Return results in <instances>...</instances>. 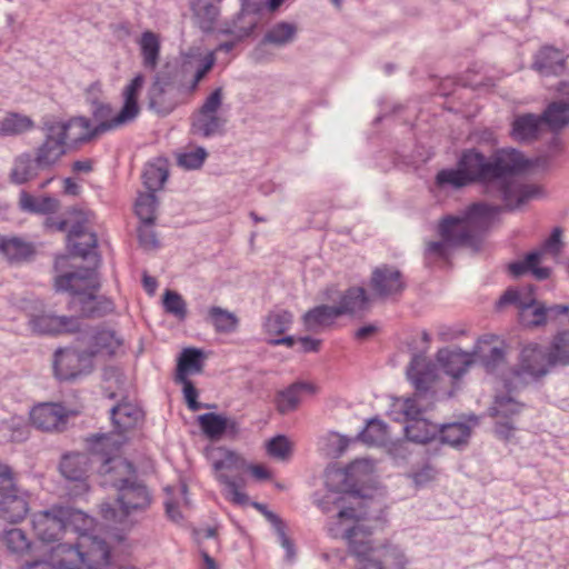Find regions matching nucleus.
Instances as JSON below:
<instances>
[{
    "label": "nucleus",
    "instance_id": "f257e3e1",
    "mask_svg": "<svg viewBox=\"0 0 569 569\" xmlns=\"http://www.w3.org/2000/svg\"><path fill=\"white\" fill-rule=\"evenodd\" d=\"M527 167L522 153L513 148L497 150L489 158L470 148L461 152L456 169H442L437 173L436 184L460 189L479 183L485 194L502 201V209L516 211L541 193L538 186L525 183L517 176Z\"/></svg>",
    "mask_w": 569,
    "mask_h": 569
},
{
    "label": "nucleus",
    "instance_id": "f03ea898",
    "mask_svg": "<svg viewBox=\"0 0 569 569\" xmlns=\"http://www.w3.org/2000/svg\"><path fill=\"white\" fill-rule=\"evenodd\" d=\"M318 506L323 512H336L328 521V532L335 539L347 541L350 553L357 559L355 569H383L369 540L379 519L368 516L362 500L351 493L330 491Z\"/></svg>",
    "mask_w": 569,
    "mask_h": 569
},
{
    "label": "nucleus",
    "instance_id": "7ed1b4c3",
    "mask_svg": "<svg viewBox=\"0 0 569 569\" xmlns=\"http://www.w3.org/2000/svg\"><path fill=\"white\" fill-rule=\"evenodd\" d=\"M407 376L415 386V393L401 403L406 417L405 433L416 443H428L437 438L439 425L422 417L431 410L437 395L438 369L423 355H415L407 369Z\"/></svg>",
    "mask_w": 569,
    "mask_h": 569
},
{
    "label": "nucleus",
    "instance_id": "20e7f679",
    "mask_svg": "<svg viewBox=\"0 0 569 569\" xmlns=\"http://www.w3.org/2000/svg\"><path fill=\"white\" fill-rule=\"evenodd\" d=\"M54 288L70 295L69 310L82 317H102L113 310V303L97 295L99 283L92 269H80L60 274Z\"/></svg>",
    "mask_w": 569,
    "mask_h": 569
},
{
    "label": "nucleus",
    "instance_id": "39448f33",
    "mask_svg": "<svg viewBox=\"0 0 569 569\" xmlns=\"http://www.w3.org/2000/svg\"><path fill=\"white\" fill-rule=\"evenodd\" d=\"M502 211L506 210L498 204L472 203L458 214L443 217L438 227L439 236L451 246L472 243Z\"/></svg>",
    "mask_w": 569,
    "mask_h": 569
},
{
    "label": "nucleus",
    "instance_id": "423d86ee",
    "mask_svg": "<svg viewBox=\"0 0 569 569\" xmlns=\"http://www.w3.org/2000/svg\"><path fill=\"white\" fill-rule=\"evenodd\" d=\"M121 435H94L88 439L93 462L99 463V475L103 486L118 491L136 480L134 466L121 456V447L126 442Z\"/></svg>",
    "mask_w": 569,
    "mask_h": 569
},
{
    "label": "nucleus",
    "instance_id": "0eeeda50",
    "mask_svg": "<svg viewBox=\"0 0 569 569\" xmlns=\"http://www.w3.org/2000/svg\"><path fill=\"white\" fill-rule=\"evenodd\" d=\"M97 543L96 549L89 552V560H86V553L71 545L59 543L42 558L26 561L20 569H101L106 566L107 550L103 543Z\"/></svg>",
    "mask_w": 569,
    "mask_h": 569
},
{
    "label": "nucleus",
    "instance_id": "6e6552de",
    "mask_svg": "<svg viewBox=\"0 0 569 569\" xmlns=\"http://www.w3.org/2000/svg\"><path fill=\"white\" fill-rule=\"evenodd\" d=\"M211 461L216 479L223 486L224 498L238 506L247 505L249 497L243 491L246 480L242 477V472L247 471V462L243 457L219 447L212 452Z\"/></svg>",
    "mask_w": 569,
    "mask_h": 569
},
{
    "label": "nucleus",
    "instance_id": "1a4fd4ad",
    "mask_svg": "<svg viewBox=\"0 0 569 569\" xmlns=\"http://www.w3.org/2000/svg\"><path fill=\"white\" fill-rule=\"evenodd\" d=\"M551 351L537 345L530 343L522 348L518 363L511 369L510 378L506 380L508 390H517L545 377L550 367Z\"/></svg>",
    "mask_w": 569,
    "mask_h": 569
},
{
    "label": "nucleus",
    "instance_id": "9d476101",
    "mask_svg": "<svg viewBox=\"0 0 569 569\" xmlns=\"http://www.w3.org/2000/svg\"><path fill=\"white\" fill-rule=\"evenodd\" d=\"M70 129H73L70 121H46L43 123L44 139L34 149V157L42 170H52L67 153Z\"/></svg>",
    "mask_w": 569,
    "mask_h": 569
},
{
    "label": "nucleus",
    "instance_id": "9b49d317",
    "mask_svg": "<svg viewBox=\"0 0 569 569\" xmlns=\"http://www.w3.org/2000/svg\"><path fill=\"white\" fill-rule=\"evenodd\" d=\"M117 510L111 503L101 505V515L106 520L122 522L124 518L133 512L146 510L151 503V496L148 488L137 479L118 491Z\"/></svg>",
    "mask_w": 569,
    "mask_h": 569
},
{
    "label": "nucleus",
    "instance_id": "f8f14e48",
    "mask_svg": "<svg viewBox=\"0 0 569 569\" xmlns=\"http://www.w3.org/2000/svg\"><path fill=\"white\" fill-rule=\"evenodd\" d=\"M223 90L214 89L191 117L190 132L201 138H211L224 132L227 120L218 114L222 106Z\"/></svg>",
    "mask_w": 569,
    "mask_h": 569
},
{
    "label": "nucleus",
    "instance_id": "ddd939ff",
    "mask_svg": "<svg viewBox=\"0 0 569 569\" xmlns=\"http://www.w3.org/2000/svg\"><path fill=\"white\" fill-rule=\"evenodd\" d=\"M515 306L518 309L519 322L526 328L546 326L545 303L538 301L531 291L508 289L496 303L497 309Z\"/></svg>",
    "mask_w": 569,
    "mask_h": 569
},
{
    "label": "nucleus",
    "instance_id": "4468645a",
    "mask_svg": "<svg viewBox=\"0 0 569 569\" xmlns=\"http://www.w3.org/2000/svg\"><path fill=\"white\" fill-rule=\"evenodd\" d=\"M62 512L64 516L66 535L76 533L79 536V541L77 543H71V546L74 549L80 550L81 553H86V560H89V552L96 549V545H98L97 542L103 543L107 550V566L110 560V548L103 539L92 535L94 529V519L84 512L70 507H63ZM68 543L70 545V542Z\"/></svg>",
    "mask_w": 569,
    "mask_h": 569
},
{
    "label": "nucleus",
    "instance_id": "2eb2a0df",
    "mask_svg": "<svg viewBox=\"0 0 569 569\" xmlns=\"http://www.w3.org/2000/svg\"><path fill=\"white\" fill-rule=\"evenodd\" d=\"M91 113L94 121L98 122L94 127L91 124V121L84 117H77L69 120L73 128L80 129L79 134L74 138L76 142H88L106 132L129 124L116 123L117 113H114L113 108L109 103L93 102Z\"/></svg>",
    "mask_w": 569,
    "mask_h": 569
},
{
    "label": "nucleus",
    "instance_id": "dca6fc26",
    "mask_svg": "<svg viewBox=\"0 0 569 569\" xmlns=\"http://www.w3.org/2000/svg\"><path fill=\"white\" fill-rule=\"evenodd\" d=\"M561 229L555 228L548 239H546L541 248L536 251H531L522 260L511 262L509 264V271L515 277L522 276L527 272H531L538 280H545L550 276V269L547 267H539V262L545 253H552L557 256L562 247L561 242Z\"/></svg>",
    "mask_w": 569,
    "mask_h": 569
},
{
    "label": "nucleus",
    "instance_id": "f3484780",
    "mask_svg": "<svg viewBox=\"0 0 569 569\" xmlns=\"http://www.w3.org/2000/svg\"><path fill=\"white\" fill-rule=\"evenodd\" d=\"M214 62L216 57L210 52L206 56L188 54L179 64L173 66L183 93H193L200 81L213 68Z\"/></svg>",
    "mask_w": 569,
    "mask_h": 569
},
{
    "label": "nucleus",
    "instance_id": "a211bd4d",
    "mask_svg": "<svg viewBox=\"0 0 569 569\" xmlns=\"http://www.w3.org/2000/svg\"><path fill=\"white\" fill-rule=\"evenodd\" d=\"M369 287L379 299L397 300L407 288L402 272L390 264H381L372 270Z\"/></svg>",
    "mask_w": 569,
    "mask_h": 569
},
{
    "label": "nucleus",
    "instance_id": "6ab92c4d",
    "mask_svg": "<svg viewBox=\"0 0 569 569\" xmlns=\"http://www.w3.org/2000/svg\"><path fill=\"white\" fill-rule=\"evenodd\" d=\"M74 219L68 230V243L72 248V253L81 258H88L90 252L97 247V234L91 230V223L94 214L90 211H76Z\"/></svg>",
    "mask_w": 569,
    "mask_h": 569
},
{
    "label": "nucleus",
    "instance_id": "aec40b11",
    "mask_svg": "<svg viewBox=\"0 0 569 569\" xmlns=\"http://www.w3.org/2000/svg\"><path fill=\"white\" fill-rule=\"evenodd\" d=\"M63 507L54 506L32 515L31 523L36 537L42 542H54L66 536Z\"/></svg>",
    "mask_w": 569,
    "mask_h": 569
},
{
    "label": "nucleus",
    "instance_id": "412c9836",
    "mask_svg": "<svg viewBox=\"0 0 569 569\" xmlns=\"http://www.w3.org/2000/svg\"><path fill=\"white\" fill-rule=\"evenodd\" d=\"M68 410L58 402H41L36 405L30 411L31 425L42 431H61L64 429L70 415Z\"/></svg>",
    "mask_w": 569,
    "mask_h": 569
},
{
    "label": "nucleus",
    "instance_id": "4be33fe9",
    "mask_svg": "<svg viewBox=\"0 0 569 569\" xmlns=\"http://www.w3.org/2000/svg\"><path fill=\"white\" fill-rule=\"evenodd\" d=\"M90 358L84 350L59 349L54 352L53 371L61 381L74 380L88 372Z\"/></svg>",
    "mask_w": 569,
    "mask_h": 569
},
{
    "label": "nucleus",
    "instance_id": "5701e85b",
    "mask_svg": "<svg viewBox=\"0 0 569 569\" xmlns=\"http://www.w3.org/2000/svg\"><path fill=\"white\" fill-rule=\"evenodd\" d=\"M90 459L86 453L71 452L62 457L59 470L66 480L74 483V495H81L89 489L88 471Z\"/></svg>",
    "mask_w": 569,
    "mask_h": 569
},
{
    "label": "nucleus",
    "instance_id": "b1692460",
    "mask_svg": "<svg viewBox=\"0 0 569 569\" xmlns=\"http://www.w3.org/2000/svg\"><path fill=\"white\" fill-rule=\"evenodd\" d=\"M333 293H337L338 303L333 308L338 317L355 316L357 312L368 308L369 297L362 287H350L343 292H339L336 288H328L323 292V298L335 300Z\"/></svg>",
    "mask_w": 569,
    "mask_h": 569
},
{
    "label": "nucleus",
    "instance_id": "393cba45",
    "mask_svg": "<svg viewBox=\"0 0 569 569\" xmlns=\"http://www.w3.org/2000/svg\"><path fill=\"white\" fill-rule=\"evenodd\" d=\"M29 327L38 335H61L80 330V321L77 317L39 315L30 318Z\"/></svg>",
    "mask_w": 569,
    "mask_h": 569
},
{
    "label": "nucleus",
    "instance_id": "a878e982",
    "mask_svg": "<svg viewBox=\"0 0 569 569\" xmlns=\"http://www.w3.org/2000/svg\"><path fill=\"white\" fill-rule=\"evenodd\" d=\"M29 501L24 493H19L16 486L1 491L0 518L9 523H18L27 517Z\"/></svg>",
    "mask_w": 569,
    "mask_h": 569
},
{
    "label": "nucleus",
    "instance_id": "bb28decb",
    "mask_svg": "<svg viewBox=\"0 0 569 569\" xmlns=\"http://www.w3.org/2000/svg\"><path fill=\"white\" fill-rule=\"evenodd\" d=\"M144 84V77L137 74L122 90L123 104L117 112L116 123H132L140 113L139 94Z\"/></svg>",
    "mask_w": 569,
    "mask_h": 569
},
{
    "label": "nucleus",
    "instance_id": "cd10ccee",
    "mask_svg": "<svg viewBox=\"0 0 569 569\" xmlns=\"http://www.w3.org/2000/svg\"><path fill=\"white\" fill-rule=\"evenodd\" d=\"M41 171L43 170L36 157H32L30 152H22L14 157L9 179L14 184H26L37 179Z\"/></svg>",
    "mask_w": 569,
    "mask_h": 569
},
{
    "label": "nucleus",
    "instance_id": "c85d7f7f",
    "mask_svg": "<svg viewBox=\"0 0 569 569\" xmlns=\"http://www.w3.org/2000/svg\"><path fill=\"white\" fill-rule=\"evenodd\" d=\"M316 387L308 382H295L276 396V407L281 415H287L298 409L302 393H315Z\"/></svg>",
    "mask_w": 569,
    "mask_h": 569
},
{
    "label": "nucleus",
    "instance_id": "c756f323",
    "mask_svg": "<svg viewBox=\"0 0 569 569\" xmlns=\"http://www.w3.org/2000/svg\"><path fill=\"white\" fill-rule=\"evenodd\" d=\"M565 54L553 47H542L535 56L533 69L542 76H558L565 70Z\"/></svg>",
    "mask_w": 569,
    "mask_h": 569
},
{
    "label": "nucleus",
    "instance_id": "7c9ffc66",
    "mask_svg": "<svg viewBox=\"0 0 569 569\" xmlns=\"http://www.w3.org/2000/svg\"><path fill=\"white\" fill-rule=\"evenodd\" d=\"M437 360L443 371L455 379L460 378L473 362V356L461 350H439Z\"/></svg>",
    "mask_w": 569,
    "mask_h": 569
},
{
    "label": "nucleus",
    "instance_id": "2f4dec72",
    "mask_svg": "<svg viewBox=\"0 0 569 569\" xmlns=\"http://www.w3.org/2000/svg\"><path fill=\"white\" fill-rule=\"evenodd\" d=\"M257 17L240 10L232 19L223 21L218 28V33L232 36L236 41H241L249 37L257 28Z\"/></svg>",
    "mask_w": 569,
    "mask_h": 569
},
{
    "label": "nucleus",
    "instance_id": "473e14b6",
    "mask_svg": "<svg viewBox=\"0 0 569 569\" xmlns=\"http://www.w3.org/2000/svg\"><path fill=\"white\" fill-rule=\"evenodd\" d=\"M110 413L117 429V432H111L110 435H121L122 437H124V431L133 428L142 418L141 409L128 401L120 402L112 407Z\"/></svg>",
    "mask_w": 569,
    "mask_h": 569
},
{
    "label": "nucleus",
    "instance_id": "72a5a7b5",
    "mask_svg": "<svg viewBox=\"0 0 569 569\" xmlns=\"http://www.w3.org/2000/svg\"><path fill=\"white\" fill-rule=\"evenodd\" d=\"M178 94L171 89L152 83L148 90L149 109L158 114L167 116L176 108Z\"/></svg>",
    "mask_w": 569,
    "mask_h": 569
},
{
    "label": "nucleus",
    "instance_id": "f704fd0d",
    "mask_svg": "<svg viewBox=\"0 0 569 569\" xmlns=\"http://www.w3.org/2000/svg\"><path fill=\"white\" fill-rule=\"evenodd\" d=\"M121 346V339L117 336L116 331L111 329H99L90 338V346L87 351L88 357L91 359L96 355L116 353L117 349Z\"/></svg>",
    "mask_w": 569,
    "mask_h": 569
},
{
    "label": "nucleus",
    "instance_id": "c9c22d12",
    "mask_svg": "<svg viewBox=\"0 0 569 569\" xmlns=\"http://www.w3.org/2000/svg\"><path fill=\"white\" fill-rule=\"evenodd\" d=\"M138 44L142 66L150 71H154L160 60L161 41L159 34L150 30L143 31Z\"/></svg>",
    "mask_w": 569,
    "mask_h": 569
},
{
    "label": "nucleus",
    "instance_id": "e433bc0d",
    "mask_svg": "<svg viewBox=\"0 0 569 569\" xmlns=\"http://www.w3.org/2000/svg\"><path fill=\"white\" fill-rule=\"evenodd\" d=\"M471 428L472 426L460 421L439 425L437 437H439L441 443L460 449L467 446L471 436Z\"/></svg>",
    "mask_w": 569,
    "mask_h": 569
},
{
    "label": "nucleus",
    "instance_id": "4c0bfd02",
    "mask_svg": "<svg viewBox=\"0 0 569 569\" xmlns=\"http://www.w3.org/2000/svg\"><path fill=\"white\" fill-rule=\"evenodd\" d=\"M338 318L333 306L320 305L308 310L303 315L302 321L308 331L319 332L330 327Z\"/></svg>",
    "mask_w": 569,
    "mask_h": 569
},
{
    "label": "nucleus",
    "instance_id": "58836bf2",
    "mask_svg": "<svg viewBox=\"0 0 569 569\" xmlns=\"http://www.w3.org/2000/svg\"><path fill=\"white\" fill-rule=\"evenodd\" d=\"M542 124L541 116L525 113L515 118L511 134L517 141H531L538 138Z\"/></svg>",
    "mask_w": 569,
    "mask_h": 569
},
{
    "label": "nucleus",
    "instance_id": "ea45409f",
    "mask_svg": "<svg viewBox=\"0 0 569 569\" xmlns=\"http://www.w3.org/2000/svg\"><path fill=\"white\" fill-rule=\"evenodd\" d=\"M203 352L200 349H183L178 358L174 380H186L190 375L200 373L203 368Z\"/></svg>",
    "mask_w": 569,
    "mask_h": 569
},
{
    "label": "nucleus",
    "instance_id": "a19ab883",
    "mask_svg": "<svg viewBox=\"0 0 569 569\" xmlns=\"http://www.w3.org/2000/svg\"><path fill=\"white\" fill-rule=\"evenodd\" d=\"M19 207L24 212L48 214L58 211L59 201L50 196L34 197L23 190L19 196Z\"/></svg>",
    "mask_w": 569,
    "mask_h": 569
},
{
    "label": "nucleus",
    "instance_id": "79ce46f5",
    "mask_svg": "<svg viewBox=\"0 0 569 569\" xmlns=\"http://www.w3.org/2000/svg\"><path fill=\"white\" fill-rule=\"evenodd\" d=\"M1 541L7 551L17 559L27 556L32 548L31 540L27 537L26 532L19 528L4 530L1 535Z\"/></svg>",
    "mask_w": 569,
    "mask_h": 569
},
{
    "label": "nucleus",
    "instance_id": "37998d69",
    "mask_svg": "<svg viewBox=\"0 0 569 569\" xmlns=\"http://www.w3.org/2000/svg\"><path fill=\"white\" fill-rule=\"evenodd\" d=\"M34 128V121L19 112H8L0 119V136L12 137L23 134Z\"/></svg>",
    "mask_w": 569,
    "mask_h": 569
},
{
    "label": "nucleus",
    "instance_id": "c03bdc74",
    "mask_svg": "<svg viewBox=\"0 0 569 569\" xmlns=\"http://www.w3.org/2000/svg\"><path fill=\"white\" fill-rule=\"evenodd\" d=\"M0 252L9 261H23L32 256L33 248L21 238L0 236Z\"/></svg>",
    "mask_w": 569,
    "mask_h": 569
},
{
    "label": "nucleus",
    "instance_id": "a18cd8bd",
    "mask_svg": "<svg viewBox=\"0 0 569 569\" xmlns=\"http://www.w3.org/2000/svg\"><path fill=\"white\" fill-rule=\"evenodd\" d=\"M297 36V27L290 22H277L264 33L261 44L270 43L277 47H284L291 43Z\"/></svg>",
    "mask_w": 569,
    "mask_h": 569
},
{
    "label": "nucleus",
    "instance_id": "49530a36",
    "mask_svg": "<svg viewBox=\"0 0 569 569\" xmlns=\"http://www.w3.org/2000/svg\"><path fill=\"white\" fill-rule=\"evenodd\" d=\"M197 24L203 32H212L220 16V8L211 1H198L192 6Z\"/></svg>",
    "mask_w": 569,
    "mask_h": 569
},
{
    "label": "nucleus",
    "instance_id": "de8ad7c7",
    "mask_svg": "<svg viewBox=\"0 0 569 569\" xmlns=\"http://www.w3.org/2000/svg\"><path fill=\"white\" fill-rule=\"evenodd\" d=\"M208 318L219 333L233 332L239 325L238 317L221 307H211L208 311Z\"/></svg>",
    "mask_w": 569,
    "mask_h": 569
},
{
    "label": "nucleus",
    "instance_id": "09e8293b",
    "mask_svg": "<svg viewBox=\"0 0 569 569\" xmlns=\"http://www.w3.org/2000/svg\"><path fill=\"white\" fill-rule=\"evenodd\" d=\"M292 319V313L287 310L270 311L263 322L264 332L269 336H280L290 328Z\"/></svg>",
    "mask_w": 569,
    "mask_h": 569
},
{
    "label": "nucleus",
    "instance_id": "8fccbe9b",
    "mask_svg": "<svg viewBox=\"0 0 569 569\" xmlns=\"http://www.w3.org/2000/svg\"><path fill=\"white\" fill-rule=\"evenodd\" d=\"M198 423L202 432L212 440L220 439L227 432V418L213 412L198 417Z\"/></svg>",
    "mask_w": 569,
    "mask_h": 569
},
{
    "label": "nucleus",
    "instance_id": "3c124183",
    "mask_svg": "<svg viewBox=\"0 0 569 569\" xmlns=\"http://www.w3.org/2000/svg\"><path fill=\"white\" fill-rule=\"evenodd\" d=\"M359 437L367 445L383 446L389 439L388 426L382 420L371 419Z\"/></svg>",
    "mask_w": 569,
    "mask_h": 569
},
{
    "label": "nucleus",
    "instance_id": "603ef678",
    "mask_svg": "<svg viewBox=\"0 0 569 569\" xmlns=\"http://www.w3.org/2000/svg\"><path fill=\"white\" fill-rule=\"evenodd\" d=\"M169 172L167 166L163 162L149 163L146 166L142 179L146 188L149 192L154 193L161 189L166 180L168 179Z\"/></svg>",
    "mask_w": 569,
    "mask_h": 569
},
{
    "label": "nucleus",
    "instance_id": "864d4df0",
    "mask_svg": "<svg viewBox=\"0 0 569 569\" xmlns=\"http://www.w3.org/2000/svg\"><path fill=\"white\" fill-rule=\"evenodd\" d=\"M197 542L199 545L200 553L203 559L204 569H217V565L214 559L210 556V548L204 545V540H210L213 542L216 548H219V540L217 537V529L212 527H208L206 529H200L194 531Z\"/></svg>",
    "mask_w": 569,
    "mask_h": 569
},
{
    "label": "nucleus",
    "instance_id": "5fc2aeb1",
    "mask_svg": "<svg viewBox=\"0 0 569 569\" xmlns=\"http://www.w3.org/2000/svg\"><path fill=\"white\" fill-rule=\"evenodd\" d=\"M475 356L479 357L487 371L495 370L505 359V352L499 347H491L486 340H480Z\"/></svg>",
    "mask_w": 569,
    "mask_h": 569
},
{
    "label": "nucleus",
    "instance_id": "6e6d98bb",
    "mask_svg": "<svg viewBox=\"0 0 569 569\" xmlns=\"http://www.w3.org/2000/svg\"><path fill=\"white\" fill-rule=\"evenodd\" d=\"M252 506L257 510H259L261 513H263L266 516V518L271 522V525L273 526V528L278 535L279 542L287 550L288 557H292L293 543L286 533V526H284L283 521L276 513L269 511L264 505L259 503V502H253Z\"/></svg>",
    "mask_w": 569,
    "mask_h": 569
},
{
    "label": "nucleus",
    "instance_id": "4d7b16f0",
    "mask_svg": "<svg viewBox=\"0 0 569 569\" xmlns=\"http://www.w3.org/2000/svg\"><path fill=\"white\" fill-rule=\"evenodd\" d=\"M157 197L152 192L141 193L136 201V213L140 222H154Z\"/></svg>",
    "mask_w": 569,
    "mask_h": 569
},
{
    "label": "nucleus",
    "instance_id": "13d9d810",
    "mask_svg": "<svg viewBox=\"0 0 569 569\" xmlns=\"http://www.w3.org/2000/svg\"><path fill=\"white\" fill-rule=\"evenodd\" d=\"M266 450L269 457L279 461H287L291 457L292 446L286 436L279 435L267 441Z\"/></svg>",
    "mask_w": 569,
    "mask_h": 569
},
{
    "label": "nucleus",
    "instance_id": "bf43d9fd",
    "mask_svg": "<svg viewBox=\"0 0 569 569\" xmlns=\"http://www.w3.org/2000/svg\"><path fill=\"white\" fill-rule=\"evenodd\" d=\"M551 362L557 365H569V330L559 332L552 341L551 348Z\"/></svg>",
    "mask_w": 569,
    "mask_h": 569
},
{
    "label": "nucleus",
    "instance_id": "052dcab7",
    "mask_svg": "<svg viewBox=\"0 0 569 569\" xmlns=\"http://www.w3.org/2000/svg\"><path fill=\"white\" fill-rule=\"evenodd\" d=\"M163 308L167 313L174 316L178 320L182 321L187 318V303L182 296L176 291L167 290L164 292Z\"/></svg>",
    "mask_w": 569,
    "mask_h": 569
},
{
    "label": "nucleus",
    "instance_id": "680f3d73",
    "mask_svg": "<svg viewBox=\"0 0 569 569\" xmlns=\"http://www.w3.org/2000/svg\"><path fill=\"white\" fill-rule=\"evenodd\" d=\"M375 549L378 551V559L382 560L383 569L387 566L402 567L406 563V557L398 546L383 545Z\"/></svg>",
    "mask_w": 569,
    "mask_h": 569
},
{
    "label": "nucleus",
    "instance_id": "e2e57ef3",
    "mask_svg": "<svg viewBox=\"0 0 569 569\" xmlns=\"http://www.w3.org/2000/svg\"><path fill=\"white\" fill-rule=\"evenodd\" d=\"M208 153L204 148L198 147L194 150L180 153L177 158L178 164L187 170H197L203 164Z\"/></svg>",
    "mask_w": 569,
    "mask_h": 569
},
{
    "label": "nucleus",
    "instance_id": "0e129e2a",
    "mask_svg": "<svg viewBox=\"0 0 569 569\" xmlns=\"http://www.w3.org/2000/svg\"><path fill=\"white\" fill-rule=\"evenodd\" d=\"M153 223L154 222H140L138 228L139 243L144 250H156L160 247Z\"/></svg>",
    "mask_w": 569,
    "mask_h": 569
},
{
    "label": "nucleus",
    "instance_id": "69168bd1",
    "mask_svg": "<svg viewBox=\"0 0 569 569\" xmlns=\"http://www.w3.org/2000/svg\"><path fill=\"white\" fill-rule=\"evenodd\" d=\"M153 83L171 89V91L177 93H183L173 67L167 66L163 70L158 72Z\"/></svg>",
    "mask_w": 569,
    "mask_h": 569
},
{
    "label": "nucleus",
    "instance_id": "338daca9",
    "mask_svg": "<svg viewBox=\"0 0 569 569\" xmlns=\"http://www.w3.org/2000/svg\"><path fill=\"white\" fill-rule=\"evenodd\" d=\"M495 405L496 415L502 417L517 415L521 411L523 407V405L515 401L511 397L507 396L497 397Z\"/></svg>",
    "mask_w": 569,
    "mask_h": 569
},
{
    "label": "nucleus",
    "instance_id": "774afa93",
    "mask_svg": "<svg viewBox=\"0 0 569 569\" xmlns=\"http://www.w3.org/2000/svg\"><path fill=\"white\" fill-rule=\"evenodd\" d=\"M174 381L177 383L182 385L184 399H186V402H187V405H188L190 410L197 411V410H199V409H201L203 407L202 403H200L197 400L198 391H197L196 387L193 386V383L191 382L190 379L174 380Z\"/></svg>",
    "mask_w": 569,
    "mask_h": 569
}]
</instances>
